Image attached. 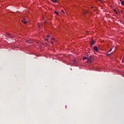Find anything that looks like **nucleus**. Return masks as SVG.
Here are the masks:
<instances>
[{
    "label": "nucleus",
    "instance_id": "nucleus-1",
    "mask_svg": "<svg viewBox=\"0 0 124 124\" xmlns=\"http://www.w3.org/2000/svg\"><path fill=\"white\" fill-rule=\"evenodd\" d=\"M85 60H87V62L91 63V62H92L93 61V58L92 56L90 55L89 54H87V57H83V61H85Z\"/></svg>",
    "mask_w": 124,
    "mask_h": 124
},
{
    "label": "nucleus",
    "instance_id": "nucleus-2",
    "mask_svg": "<svg viewBox=\"0 0 124 124\" xmlns=\"http://www.w3.org/2000/svg\"><path fill=\"white\" fill-rule=\"evenodd\" d=\"M33 41V40L28 39L27 40H26L25 42H27L28 44H31V43H32Z\"/></svg>",
    "mask_w": 124,
    "mask_h": 124
},
{
    "label": "nucleus",
    "instance_id": "nucleus-3",
    "mask_svg": "<svg viewBox=\"0 0 124 124\" xmlns=\"http://www.w3.org/2000/svg\"><path fill=\"white\" fill-rule=\"evenodd\" d=\"M94 44H95V41L94 40H92L91 43H90L91 47H92V46H93Z\"/></svg>",
    "mask_w": 124,
    "mask_h": 124
},
{
    "label": "nucleus",
    "instance_id": "nucleus-4",
    "mask_svg": "<svg viewBox=\"0 0 124 124\" xmlns=\"http://www.w3.org/2000/svg\"><path fill=\"white\" fill-rule=\"evenodd\" d=\"M46 38L45 40V41H48V38H49V37H50V35H47L46 36Z\"/></svg>",
    "mask_w": 124,
    "mask_h": 124
},
{
    "label": "nucleus",
    "instance_id": "nucleus-5",
    "mask_svg": "<svg viewBox=\"0 0 124 124\" xmlns=\"http://www.w3.org/2000/svg\"><path fill=\"white\" fill-rule=\"evenodd\" d=\"M26 21V19L25 18H23V20H22V23H24V24H27V21Z\"/></svg>",
    "mask_w": 124,
    "mask_h": 124
},
{
    "label": "nucleus",
    "instance_id": "nucleus-6",
    "mask_svg": "<svg viewBox=\"0 0 124 124\" xmlns=\"http://www.w3.org/2000/svg\"><path fill=\"white\" fill-rule=\"evenodd\" d=\"M93 49L94 50V51H96V52H98V48H97V47H94Z\"/></svg>",
    "mask_w": 124,
    "mask_h": 124
},
{
    "label": "nucleus",
    "instance_id": "nucleus-7",
    "mask_svg": "<svg viewBox=\"0 0 124 124\" xmlns=\"http://www.w3.org/2000/svg\"><path fill=\"white\" fill-rule=\"evenodd\" d=\"M113 10L114 12H115V13H116V14H117V15L119 14V13H118V12H117V10H116V9H113Z\"/></svg>",
    "mask_w": 124,
    "mask_h": 124
},
{
    "label": "nucleus",
    "instance_id": "nucleus-8",
    "mask_svg": "<svg viewBox=\"0 0 124 124\" xmlns=\"http://www.w3.org/2000/svg\"><path fill=\"white\" fill-rule=\"evenodd\" d=\"M7 35H8V36H9V37L10 38H11V34H10V33H8L7 34Z\"/></svg>",
    "mask_w": 124,
    "mask_h": 124
},
{
    "label": "nucleus",
    "instance_id": "nucleus-9",
    "mask_svg": "<svg viewBox=\"0 0 124 124\" xmlns=\"http://www.w3.org/2000/svg\"><path fill=\"white\" fill-rule=\"evenodd\" d=\"M54 13H55V14H56V15H57V16H59V12H57V11H55V12H54Z\"/></svg>",
    "mask_w": 124,
    "mask_h": 124
},
{
    "label": "nucleus",
    "instance_id": "nucleus-10",
    "mask_svg": "<svg viewBox=\"0 0 124 124\" xmlns=\"http://www.w3.org/2000/svg\"><path fill=\"white\" fill-rule=\"evenodd\" d=\"M53 2L56 3L57 2V0H51Z\"/></svg>",
    "mask_w": 124,
    "mask_h": 124
},
{
    "label": "nucleus",
    "instance_id": "nucleus-11",
    "mask_svg": "<svg viewBox=\"0 0 124 124\" xmlns=\"http://www.w3.org/2000/svg\"><path fill=\"white\" fill-rule=\"evenodd\" d=\"M121 4H122V5H124V1H122L121 2Z\"/></svg>",
    "mask_w": 124,
    "mask_h": 124
},
{
    "label": "nucleus",
    "instance_id": "nucleus-12",
    "mask_svg": "<svg viewBox=\"0 0 124 124\" xmlns=\"http://www.w3.org/2000/svg\"><path fill=\"white\" fill-rule=\"evenodd\" d=\"M38 28H39V29L41 28V26H40V24H38Z\"/></svg>",
    "mask_w": 124,
    "mask_h": 124
},
{
    "label": "nucleus",
    "instance_id": "nucleus-13",
    "mask_svg": "<svg viewBox=\"0 0 124 124\" xmlns=\"http://www.w3.org/2000/svg\"><path fill=\"white\" fill-rule=\"evenodd\" d=\"M51 40H53V41H55V38H51Z\"/></svg>",
    "mask_w": 124,
    "mask_h": 124
},
{
    "label": "nucleus",
    "instance_id": "nucleus-14",
    "mask_svg": "<svg viewBox=\"0 0 124 124\" xmlns=\"http://www.w3.org/2000/svg\"><path fill=\"white\" fill-rule=\"evenodd\" d=\"M112 51V48H111L108 52H111Z\"/></svg>",
    "mask_w": 124,
    "mask_h": 124
},
{
    "label": "nucleus",
    "instance_id": "nucleus-15",
    "mask_svg": "<svg viewBox=\"0 0 124 124\" xmlns=\"http://www.w3.org/2000/svg\"><path fill=\"white\" fill-rule=\"evenodd\" d=\"M62 13H64V12H63V10H62Z\"/></svg>",
    "mask_w": 124,
    "mask_h": 124
},
{
    "label": "nucleus",
    "instance_id": "nucleus-16",
    "mask_svg": "<svg viewBox=\"0 0 124 124\" xmlns=\"http://www.w3.org/2000/svg\"><path fill=\"white\" fill-rule=\"evenodd\" d=\"M51 43L52 44H53V42H51Z\"/></svg>",
    "mask_w": 124,
    "mask_h": 124
},
{
    "label": "nucleus",
    "instance_id": "nucleus-17",
    "mask_svg": "<svg viewBox=\"0 0 124 124\" xmlns=\"http://www.w3.org/2000/svg\"><path fill=\"white\" fill-rule=\"evenodd\" d=\"M99 1H101V0H99Z\"/></svg>",
    "mask_w": 124,
    "mask_h": 124
},
{
    "label": "nucleus",
    "instance_id": "nucleus-18",
    "mask_svg": "<svg viewBox=\"0 0 124 124\" xmlns=\"http://www.w3.org/2000/svg\"><path fill=\"white\" fill-rule=\"evenodd\" d=\"M120 0V1H121V2H122L123 1H122V0Z\"/></svg>",
    "mask_w": 124,
    "mask_h": 124
},
{
    "label": "nucleus",
    "instance_id": "nucleus-19",
    "mask_svg": "<svg viewBox=\"0 0 124 124\" xmlns=\"http://www.w3.org/2000/svg\"><path fill=\"white\" fill-rule=\"evenodd\" d=\"M94 47H96V46H94Z\"/></svg>",
    "mask_w": 124,
    "mask_h": 124
}]
</instances>
